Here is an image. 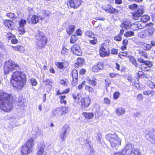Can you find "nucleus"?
<instances>
[{
  "mask_svg": "<svg viewBox=\"0 0 155 155\" xmlns=\"http://www.w3.org/2000/svg\"><path fill=\"white\" fill-rule=\"evenodd\" d=\"M11 82L14 87L20 90L26 82V76L22 72L16 71L12 75Z\"/></svg>",
  "mask_w": 155,
  "mask_h": 155,
  "instance_id": "f257e3e1",
  "label": "nucleus"
},
{
  "mask_svg": "<svg viewBox=\"0 0 155 155\" xmlns=\"http://www.w3.org/2000/svg\"><path fill=\"white\" fill-rule=\"evenodd\" d=\"M11 97V95L0 90V108L5 112H9L13 108Z\"/></svg>",
  "mask_w": 155,
  "mask_h": 155,
  "instance_id": "f03ea898",
  "label": "nucleus"
},
{
  "mask_svg": "<svg viewBox=\"0 0 155 155\" xmlns=\"http://www.w3.org/2000/svg\"><path fill=\"white\" fill-rule=\"evenodd\" d=\"M106 138L110 142L111 147L116 149L121 145V139L116 133L108 134L106 135Z\"/></svg>",
  "mask_w": 155,
  "mask_h": 155,
  "instance_id": "7ed1b4c3",
  "label": "nucleus"
},
{
  "mask_svg": "<svg viewBox=\"0 0 155 155\" xmlns=\"http://www.w3.org/2000/svg\"><path fill=\"white\" fill-rule=\"evenodd\" d=\"M35 41L37 45V48L40 49L46 45L47 38L43 32H39L35 36Z\"/></svg>",
  "mask_w": 155,
  "mask_h": 155,
  "instance_id": "20e7f679",
  "label": "nucleus"
},
{
  "mask_svg": "<svg viewBox=\"0 0 155 155\" xmlns=\"http://www.w3.org/2000/svg\"><path fill=\"white\" fill-rule=\"evenodd\" d=\"M34 145V139L30 138L27 141L26 144L22 147L21 150L22 155H27L31 153Z\"/></svg>",
  "mask_w": 155,
  "mask_h": 155,
  "instance_id": "39448f33",
  "label": "nucleus"
},
{
  "mask_svg": "<svg viewBox=\"0 0 155 155\" xmlns=\"http://www.w3.org/2000/svg\"><path fill=\"white\" fill-rule=\"evenodd\" d=\"M18 66L15 64L12 60H9L6 61L4 65V71L5 74H6L14 70L17 69Z\"/></svg>",
  "mask_w": 155,
  "mask_h": 155,
  "instance_id": "423d86ee",
  "label": "nucleus"
},
{
  "mask_svg": "<svg viewBox=\"0 0 155 155\" xmlns=\"http://www.w3.org/2000/svg\"><path fill=\"white\" fill-rule=\"evenodd\" d=\"M138 61L142 64L140 66V68L142 70L144 71H148L149 70L152 64V62L144 60L141 58H139L137 59Z\"/></svg>",
  "mask_w": 155,
  "mask_h": 155,
  "instance_id": "0eeeda50",
  "label": "nucleus"
},
{
  "mask_svg": "<svg viewBox=\"0 0 155 155\" xmlns=\"http://www.w3.org/2000/svg\"><path fill=\"white\" fill-rule=\"evenodd\" d=\"M133 14L134 20H139L141 15L144 12L145 7L143 5H140Z\"/></svg>",
  "mask_w": 155,
  "mask_h": 155,
  "instance_id": "6e6552de",
  "label": "nucleus"
},
{
  "mask_svg": "<svg viewBox=\"0 0 155 155\" xmlns=\"http://www.w3.org/2000/svg\"><path fill=\"white\" fill-rule=\"evenodd\" d=\"M80 103L82 108H87L89 106L91 103V99L89 97L81 98Z\"/></svg>",
  "mask_w": 155,
  "mask_h": 155,
  "instance_id": "1a4fd4ad",
  "label": "nucleus"
},
{
  "mask_svg": "<svg viewBox=\"0 0 155 155\" xmlns=\"http://www.w3.org/2000/svg\"><path fill=\"white\" fill-rule=\"evenodd\" d=\"M69 130V126L67 125H65L63 127L62 132L61 133L60 135V138L61 139V141H65L66 138V135Z\"/></svg>",
  "mask_w": 155,
  "mask_h": 155,
  "instance_id": "9d476101",
  "label": "nucleus"
},
{
  "mask_svg": "<svg viewBox=\"0 0 155 155\" xmlns=\"http://www.w3.org/2000/svg\"><path fill=\"white\" fill-rule=\"evenodd\" d=\"M26 24V21L25 19H21L19 21V25L20 27L19 28V31L20 34L22 35L25 33V31L24 28Z\"/></svg>",
  "mask_w": 155,
  "mask_h": 155,
  "instance_id": "9b49d317",
  "label": "nucleus"
},
{
  "mask_svg": "<svg viewBox=\"0 0 155 155\" xmlns=\"http://www.w3.org/2000/svg\"><path fill=\"white\" fill-rule=\"evenodd\" d=\"M71 50L75 54L80 56L81 55L82 51L79 46L77 44H74L71 48Z\"/></svg>",
  "mask_w": 155,
  "mask_h": 155,
  "instance_id": "f8f14e48",
  "label": "nucleus"
},
{
  "mask_svg": "<svg viewBox=\"0 0 155 155\" xmlns=\"http://www.w3.org/2000/svg\"><path fill=\"white\" fill-rule=\"evenodd\" d=\"M44 17L43 16H37L36 15L33 16L31 18V20H29L27 19V21L29 23H32L33 24H36L37 23L39 20H43Z\"/></svg>",
  "mask_w": 155,
  "mask_h": 155,
  "instance_id": "ddd939ff",
  "label": "nucleus"
},
{
  "mask_svg": "<svg viewBox=\"0 0 155 155\" xmlns=\"http://www.w3.org/2000/svg\"><path fill=\"white\" fill-rule=\"evenodd\" d=\"M99 53L100 56L101 57L108 56L110 54L109 50L104 46H101L100 48Z\"/></svg>",
  "mask_w": 155,
  "mask_h": 155,
  "instance_id": "4468645a",
  "label": "nucleus"
},
{
  "mask_svg": "<svg viewBox=\"0 0 155 155\" xmlns=\"http://www.w3.org/2000/svg\"><path fill=\"white\" fill-rule=\"evenodd\" d=\"M103 68V64L102 62H99L97 65H94L92 68L93 72H96L99 70L102 69Z\"/></svg>",
  "mask_w": 155,
  "mask_h": 155,
  "instance_id": "2eb2a0df",
  "label": "nucleus"
},
{
  "mask_svg": "<svg viewBox=\"0 0 155 155\" xmlns=\"http://www.w3.org/2000/svg\"><path fill=\"white\" fill-rule=\"evenodd\" d=\"M45 147V143L43 142L41 143L38 148L36 155H42L44 153Z\"/></svg>",
  "mask_w": 155,
  "mask_h": 155,
  "instance_id": "dca6fc26",
  "label": "nucleus"
},
{
  "mask_svg": "<svg viewBox=\"0 0 155 155\" xmlns=\"http://www.w3.org/2000/svg\"><path fill=\"white\" fill-rule=\"evenodd\" d=\"M133 28L134 30H137L139 29H142L144 28L143 25H142L140 22H135L132 25Z\"/></svg>",
  "mask_w": 155,
  "mask_h": 155,
  "instance_id": "f3484780",
  "label": "nucleus"
},
{
  "mask_svg": "<svg viewBox=\"0 0 155 155\" xmlns=\"http://www.w3.org/2000/svg\"><path fill=\"white\" fill-rule=\"evenodd\" d=\"M125 112V109L122 107H119L115 110V112L117 115L119 116H122L124 114Z\"/></svg>",
  "mask_w": 155,
  "mask_h": 155,
  "instance_id": "a211bd4d",
  "label": "nucleus"
},
{
  "mask_svg": "<svg viewBox=\"0 0 155 155\" xmlns=\"http://www.w3.org/2000/svg\"><path fill=\"white\" fill-rule=\"evenodd\" d=\"M55 64L59 68L62 69L64 68L67 67L68 65V62L63 63L57 62L55 63Z\"/></svg>",
  "mask_w": 155,
  "mask_h": 155,
  "instance_id": "6ab92c4d",
  "label": "nucleus"
},
{
  "mask_svg": "<svg viewBox=\"0 0 155 155\" xmlns=\"http://www.w3.org/2000/svg\"><path fill=\"white\" fill-rule=\"evenodd\" d=\"M3 23L9 29L12 28V24L13 23L12 21L9 20L3 19Z\"/></svg>",
  "mask_w": 155,
  "mask_h": 155,
  "instance_id": "aec40b11",
  "label": "nucleus"
},
{
  "mask_svg": "<svg viewBox=\"0 0 155 155\" xmlns=\"http://www.w3.org/2000/svg\"><path fill=\"white\" fill-rule=\"evenodd\" d=\"M75 102L79 103L80 102V98L81 96L79 93H73L72 94Z\"/></svg>",
  "mask_w": 155,
  "mask_h": 155,
  "instance_id": "412c9836",
  "label": "nucleus"
},
{
  "mask_svg": "<svg viewBox=\"0 0 155 155\" xmlns=\"http://www.w3.org/2000/svg\"><path fill=\"white\" fill-rule=\"evenodd\" d=\"M61 108V113L60 116H62L63 115L67 114L69 111L68 108V107L64 106L60 107Z\"/></svg>",
  "mask_w": 155,
  "mask_h": 155,
  "instance_id": "4be33fe9",
  "label": "nucleus"
},
{
  "mask_svg": "<svg viewBox=\"0 0 155 155\" xmlns=\"http://www.w3.org/2000/svg\"><path fill=\"white\" fill-rule=\"evenodd\" d=\"M82 115L84 116L87 119H90L93 118L94 114L92 113H85L84 112Z\"/></svg>",
  "mask_w": 155,
  "mask_h": 155,
  "instance_id": "5701e85b",
  "label": "nucleus"
},
{
  "mask_svg": "<svg viewBox=\"0 0 155 155\" xmlns=\"http://www.w3.org/2000/svg\"><path fill=\"white\" fill-rule=\"evenodd\" d=\"M104 9L107 12L110 13H112L114 12V9L111 7V5H108L107 7L104 6Z\"/></svg>",
  "mask_w": 155,
  "mask_h": 155,
  "instance_id": "b1692460",
  "label": "nucleus"
},
{
  "mask_svg": "<svg viewBox=\"0 0 155 155\" xmlns=\"http://www.w3.org/2000/svg\"><path fill=\"white\" fill-rule=\"evenodd\" d=\"M138 54L141 57V58H148L147 54L145 51L139 50L138 52Z\"/></svg>",
  "mask_w": 155,
  "mask_h": 155,
  "instance_id": "393cba45",
  "label": "nucleus"
},
{
  "mask_svg": "<svg viewBox=\"0 0 155 155\" xmlns=\"http://www.w3.org/2000/svg\"><path fill=\"white\" fill-rule=\"evenodd\" d=\"M149 136L151 138L150 141L152 143H155V130H153L152 132L150 133Z\"/></svg>",
  "mask_w": 155,
  "mask_h": 155,
  "instance_id": "a878e982",
  "label": "nucleus"
},
{
  "mask_svg": "<svg viewBox=\"0 0 155 155\" xmlns=\"http://www.w3.org/2000/svg\"><path fill=\"white\" fill-rule=\"evenodd\" d=\"M155 31L154 29L152 27H150L146 29L147 34L148 36L152 35Z\"/></svg>",
  "mask_w": 155,
  "mask_h": 155,
  "instance_id": "bb28decb",
  "label": "nucleus"
},
{
  "mask_svg": "<svg viewBox=\"0 0 155 155\" xmlns=\"http://www.w3.org/2000/svg\"><path fill=\"white\" fill-rule=\"evenodd\" d=\"M69 53V50L66 48L64 46L63 47L61 51V55L65 56L68 55Z\"/></svg>",
  "mask_w": 155,
  "mask_h": 155,
  "instance_id": "cd10ccee",
  "label": "nucleus"
},
{
  "mask_svg": "<svg viewBox=\"0 0 155 155\" xmlns=\"http://www.w3.org/2000/svg\"><path fill=\"white\" fill-rule=\"evenodd\" d=\"M96 80V79L94 78V79H88L87 80V81L89 84L91 85L92 86H95L96 85L97 83Z\"/></svg>",
  "mask_w": 155,
  "mask_h": 155,
  "instance_id": "c85d7f7f",
  "label": "nucleus"
},
{
  "mask_svg": "<svg viewBox=\"0 0 155 155\" xmlns=\"http://www.w3.org/2000/svg\"><path fill=\"white\" fill-rule=\"evenodd\" d=\"M150 19V17L147 15L142 16L141 18V21L143 22H146Z\"/></svg>",
  "mask_w": 155,
  "mask_h": 155,
  "instance_id": "c756f323",
  "label": "nucleus"
},
{
  "mask_svg": "<svg viewBox=\"0 0 155 155\" xmlns=\"http://www.w3.org/2000/svg\"><path fill=\"white\" fill-rule=\"evenodd\" d=\"M75 29V26H69L68 28L67 29V31L68 33L70 35L72 34Z\"/></svg>",
  "mask_w": 155,
  "mask_h": 155,
  "instance_id": "7c9ffc66",
  "label": "nucleus"
},
{
  "mask_svg": "<svg viewBox=\"0 0 155 155\" xmlns=\"http://www.w3.org/2000/svg\"><path fill=\"white\" fill-rule=\"evenodd\" d=\"M71 74L72 75V78H78V74L77 71L76 70L74 69L72 70L71 72Z\"/></svg>",
  "mask_w": 155,
  "mask_h": 155,
  "instance_id": "2f4dec72",
  "label": "nucleus"
},
{
  "mask_svg": "<svg viewBox=\"0 0 155 155\" xmlns=\"http://www.w3.org/2000/svg\"><path fill=\"white\" fill-rule=\"evenodd\" d=\"M6 16L8 18L12 19L13 20H15L16 18L17 17L15 14L12 12L7 13Z\"/></svg>",
  "mask_w": 155,
  "mask_h": 155,
  "instance_id": "473e14b6",
  "label": "nucleus"
},
{
  "mask_svg": "<svg viewBox=\"0 0 155 155\" xmlns=\"http://www.w3.org/2000/svg\"><path fill=\"white\" fill-rule=\"evenodd\" d=\"M130 25L129 22L126 21L123 22V24L121 25V27L123 28H124V29H127L129 28Z\"/></svg>",
  "mask_w": 155,
  "mask_h": 155,
  "instance_id": "72a5a7b5",
  "label": "nucleus"
},
{
  "mask_svg": "<svg viewBox=\"0 0 155 155\" xmlns=\"http://www.w3.org/2000/svg\"><path fill=\"white\" fill-rule=\"evenodd\" d=\"M66 96L65 95H61L59 97L60 99V103L61 104H64V105H66L67 104V101L64 99Z\"/></svg>",
  "mask_w": 155,
  "mask_h": 155,
  "instance_id": "f704fd0d",
  "label": "nucleus"
},
{
  "mask_svg": "<svg viewBox=\"0 0 155 155\" xmlns=\"http://www.w3.org/2000/svg\"><path fill=\"white\" fill-rule=\"evenodd\" d=\"M130 155H141V153L138 149H133Z\"/></svg>",
  "mask_w": 155,
  "mask_h": 155,
  "instance_id": "c9c22d12",
  "label": "nucleus"
},
{
  "mask_svg": "<svg viewBox=\"0 0 155 155\" xmlns=\"http://www.w3.org/2000/svg\"><path fill=\"white\" fill-rule=\"evenodd\" d=\"M60 84L64 86H67L68 83V81L67 79H64L60 80Z\"/></svg>",
  "mask_w": 155,
  "mask_h": 155,
  "instance_id": "e433bc0d",
  "label": "nucleus"
},
{
  "mask_svg": "<svg viewBox=\"0 0 155 155\" xmlns=\"http://www.w3.org/2000/svg\"><path fill=\"white\" fill-rule=\"evenodd\" d=\"M134 32L132 31H127L124 34V35L125 37H130L134 36Z\"/></svg>",
  "mask_w": 155,
  "mask_h": 155,
  "instance_id": "4c0bfd02",
  "label": "nucleus"
},
{
  "mask_svg": "<svg viewBox=\"0 0 155 155\" xmlns=\"http://www.w3.org/2000/svg\"><path fill=\"white\" fill-rule=\"evenodd\" d=\"M154 93V92L153 90L145 91L143 92V94L144 95L148 96L149 95L153 96Z\"/></svg>",
  "mask_w": 155,
  "mask_h": 155,
  "instance_id": "58836bf2",
  "label": "nucleus"
},
{
  "mask_svg": "<svg viewBox=\"0 0 155 155\" xmlns=\"http://www.w3.org/2000/svg\"><path fill=\"white\" fill-rule=\"evenodd\" d=\"M86 36L91 38H94V35L92 32L90 31H87L85 33Z\"/></svg>",
  "mask_w": 155,
  "mask_h": 155,
  "instance_id": "ea45409f",
  "label": "nucleus"
},
{
  "mask_svg": "<svg viewBox=\"0 0 155 155\" xmlns=\"http://www.w3.org/2000/svg\"><path fill=\"white\" fill-rule=\"evenodd\" d=\"M74 5H75V8H77L80 6L81 4V1L80 0H74Z\"/></svg>",
  "mask_w": 155,
  "mask_h": 155,
  "instance_id": "a19ab883",
  "label": "nucleus"
},
{
  "mask_svg": "<svg viewBox=\"0 0 155 155\" xmlns=\"http://www.w3.org/2000/svg\"><path fill=\"white\" fill-rule=\"evenodd\" d=\"M77 38V36L76 35H72L70 39V43H75L76 41Z\"/></svg>",
  "mask_w": 155,
  "mask_h": 155,
  "instance_id": "79ce46f5",
  "label": "nucleus"
},
{
  "mask_svg": "<svg viewBox=\"0 0 155 155\" xmlns=\"http://www.w3.org/2000/svg\"><path fill=\"white\" fill-rule=\"evenodd\" d=\"M67 5L68 6H70L71 8H75V5H74V0H70L67 3Z\"/></svg>",
  "mask_w": 155,
  "mask_h": 155,
  "instance_id": "37998d69",
  "label": "nucleus"
},
{
  "mask_svg": "<svg viewBox=\"0 0 155 155\" xmlns=\"http://www.w3.org/2000/svg\"><path fill=\"white\" fill-rule=\"evenodd\" d=\"M84 62V59L81 58H78L76 64H78V65L80 66L83 64Z\"/></svg>",
  "mask_w": 155,
  "mask_h": 155,
  "instance_id": "c03bdc74",
  "label": "nucleus"
},
{
  "mask_svg": "<svg viewBox=\"0 0 155 155\" xmlns=\"http://www.w3.org/2000/svg\"><path fill=\"white\" fill-rule=\"evenodd\" d=\"M125 151V150H123L121 151L114 153L112 155H125V153H126Z\"/></svg>",
  "mask_w": 155,
  "mask_h": 155,
  "instance_id": "a18cd8bd",
  "label": "nucleus"
},
{
  "mask_svg": "<svg viewBox=\"0 0 155 155\" xmlns=\"http://www.w3.org/2000/svg\"><path fill=\"white\" fill-rule=\"evenodd\" d=\"M61 113V108L58 107L54 111V114L55 116H58Z\"/></svg>",
  "mask_w": 155,
  "mask_h": 155,
  "instance_id": "49530a36",
  "label": "nucleus"
},
{
  "mask_svg": "<svg viewBox=\"0 0 155 155\" xmlns=\"http://www.w3.org/2000/svg\"><path fill=\"white\" fill-rule=\"evenodd\" d=\"M85 89L86 90L89 92L92 93L94 91V89L88 85H86L85 86Z\"/></svg>",
  "mask_w": 155,
  "mask_h": 155,
  "instance_id": "de8ad7c7",
  "label": "nucleus"
},
{
  "mask_svg": "<svg viewBox=\"0 0 155 155\" xmlns=\"http://www.w3.org/2000/svg\"><path fill=\"white\" fill-rule=\"evenodd\" d=\"M128 7L131 10H136L137 7V5L136 4H134L129 5Z\"/></svg>",
  "mask_w": 155,
  "mask_h": 155,
  "instance_id": "09e8293b",
  "label": "nucleus"
},
{
  "mask_svg": "<svg viewBox=\"0 0 155 155\" xmlns=\"http://www.w3.org/2000/svg\"><path fill=\"white\" fill-rule=\"evenodd\" d=\"M130 61L134 65L135 67H137L138 66V63L134 57H132L130 58Z\"/></svg>",
  "mask_w": 155,
  "mask_h": 155,
  "instance_id": "8fccbe9b",
  "label": "nucleus"
},
{
  "mask_svg": "<svg viewBox=\"0 0 155 155\" xmlns=\"http://www.w3.org/2000/svg\"><path fill=\"white\" fill-rule=\"evenodd\" d=\"M127 52H121L119 53V56L121 58H122L123 57H126L127 55Z\"/></svg>",
  "mask_w": 155,
  "mask_h": 155,
  "instance_id": "3c124183",
  "label": "nucleus"
},
{
  "mask_svg": "<svg viewBox=\"0 0 155 155\" xmlns=\"http://www.w3.org/2000/svg\"><path fill=\"white\" fill-rule=\"evenodd\" d=\"M133 146L131 144H127L126 146L125 149L126 150H130L131 152Z\"/></svg>",
  "mask_w": 155,
  "mask_h": 155,
  "instance_id": "603ef678",
  "label": "nucleus"
},
{
  "mask_svg": "<svg viewBox=\"0 0 155 155\" xmlns=\"http://www.w3.org/2000/svg\"><path fill=\"white\" fill-rule=\"evenodd\" d=\"M43 82L46 85H49L51 86V83H53V81L51 79H47L44 81Z\"/></svg>",
  "mask_w": 155,
  "mask_h": 155,
  "instance_id": "864d4df0",
  "label": "nucleus"
},
{
  "mask_svg": "<svg viewBox=\"0 0 155 155\" xmlns=\"http://www.w3.org/2000/svg\"><path fill=\"white\" fill-rule=\"evenodd\" d=\"M32 86H35L37 84V82L35 78H31L30 80Z\"/></svg>",
  "mask_w": 155,
  "mask_h": 155,
  "instance_id": "5fc2aeb1",
  "label": "nucleus"
},
{
  "mask_svg": "<svg viewBox=\"0 0 155 155\" xmlns=\"http://www.w3.org/2000/svg\"><path fill=\"white\" fill-rule=\"evenodd\" d=\"M122 35L119 34L118 35H116L114 38V39L115 41H121L122 39Z\"/></svg>",
  "mask_w": 155,
  "mask_h": 155,
  "instance_id": "6e6d98bb",
  "label": "nucleus"
},
{
  "mask_svg": "<svg viewBox=\"0 0 155 155\" xmlns=\"http://www.w3.org/2000/svg\"><path fill=\"white\" fill-rule=\"evenodd\" d=\"M144 49L147 50H149L151 48V45L149 44H144Z\"/></svg>",
  "mask_w": 155,
  "mask_h": 155,
  "instance_id": "4d7b16f0",
  "label": "nucleus"
},
{
  "mask_svg": "<svg viewBox=\"0 0 155 155\" xmlns=\"http://www.w3.org/2000/svg\"><path fill=\"white\" fill-rule=\"evenodd\" d=\"M42 14L44 15L43 16H45V17L48 16L51 14L48 11H45V10H44L43 11Z\"/></svg>",
  "mask_w": 155,
  "mask_h": 155,
  "instance_id": "13d9d810",
  "label": "nucleus"
},
{
  "mask_svg": "<svg viewBox=\"0 0 155 155\" xmlns=\"http://www.w3.org/2000/svg\"><path fill=\"white\" fill-rule=\"evenodd\" d=\"M104 103L106 104H109L110 102V100L107 97H105L104 98Z\"/></svg>",
  "mask_w": 155,
  "mask_h": 155,
  "instance_id": "bf43d9fd",
  "label": "nucleus"
},
{
  "mask_svg": "<svg viewBox=\"0 0 155 155\" xmlns=\"http://www.w3.org/2000/svg\"><path fill=\"white\" fill-rule=\"evenodd\" d=\"M137 99L139 101H142L143 99V96L142 94H139L137 96Z\"/></svg>",
  "mask_w": 155,
  "mask_h": 155,
  "instance_id": "052dcab7",
  "label": "nucleus"
},
{
  "mask_svg": "<svg viewBox=\"0 0 155 155\" xmlns=\"http://www.w3.org/2000/svg\"><path fill=\"white\" fill-rule=\"evenodd\" d=\"M78 83V78H73V81L72 83V85L73 86H75Z\"/></svg>",
  "mask_w": 155,
  "mask_h": 155,
  "instance_id": "680f3d73",
  "label": "nucleus"
},
{
  "mask_svg": "<svg viewBox=\"0 0 155 155\" xmlns=\"http://www.w3.org/2000/svg\"><path fill=\"white\" fill-rule=\"evenodd\" d=\"M25 48L24 47L19 45V49L18 51L21 52V53H24L25 51Z\"/></svg>",
  "mask_w": 155,
  "mask_h": 155,
  "instance_id": "e2e57ef3",
  "label": "nucleus"
},
{
  "mask_svg": "<svg viewBox=\"0 0 155 155\" xmlns=\"http://www.w3.org/2000/svg\"><path fill=\"white\" fill-rule=\"evenodd\" d=\"M75 33L78 36H81L82 34V31L81 29L79 28L76 30Z\"/></svg>",
  "mask_w": 155,
  "mask_h": 155,
  "instance_id": "0e129e2a",
  "label": "nucleus"
},
{
  "mask_svg": "<svg viewBox=\"0 0 155 155\" xmlns=\"http://www.w3.org/2000/svg\"><path fill=\"white\" fill-rule=\"evenodd\" d=\"M120 93L119 92H115L113 96L114 99H117L118 98L119 96Z\"/></svg>",
  "mask_w": 155,
  "mask_h": 155,
  "instance_id": "69168bd1",
  "label": "nucleus"
},
{
  "mask_svg": "<svg viewBox=\"0 0 155 155\" xmlns=\"http://www.w3.org/2000/svg\"><path fill=\"white\" fill-rule=\"evenodd\" d=\"M111 53L114 54H117V49L115 48H113L111 50Z\"/></svg>",
  "mask_w": 155,
  "mask_h": 155,
  "instance_id": "338daca9",
  "label": "nucleus"
},
{
  "mask_svg": "<svg viewBox=\"0 0 155 155\" xmlns=\"http://www.w3.org/2000/svg\"><path fill=\"white\" fill-rule=\"evenodd\" d=\"M19 45H17L16 46H12L11 47L15 51H18Z\"/></svg>",
  "mask_w": 155,
  "mask_h": 155,
  "instance_id": "774afa93",
  "label": "nucleus"
}]
</instances>
